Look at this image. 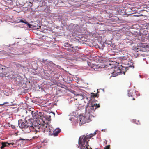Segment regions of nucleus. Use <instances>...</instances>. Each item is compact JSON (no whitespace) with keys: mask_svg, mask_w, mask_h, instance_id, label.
Here are the masks:
<instances>
[{"mask_svg":"<svg viewBox=\"0 0 149 149\" xmlns=\"http://www.w3.org/2000/svg\"><path fill=\"white\" fill-rule=\"evenodd\" d=\"M18 125L23 131L25 133H28L31 131L35 132L37 131L38 130L34 128L30 123H28L27 121L25 122H23L22 120H19L18 121Z\"/></svg>","mask_w":149,"mask_h":149,"instance_id":"nucleus-1","label":"nucleus"},{"mask_svg":"<svg viewBox=\"0 0 149 149\" xmlns=\"http://www.w3.org/2000/svg\"><path fill=\"white\" fill-rule=\"evenodd\" d=\"M49 127V125L47 124L40 125L38 128H37V129H36V130H38V131H35V132H48Z\"/></svg>","mask_w":149,"mask_h":149,"instance_id":"nucleus-2","label":"nucleus"},{"mask_svg":"<svg viewBox=\"0 0 149 149\" xmlns=\"http://www.w3.org/2000/svg\"><path fill=\"white\" fill-rule=\"evenodd\" d=\"M122 72L120 69L118 68H114L113 72H111V74L113 76H116L119 74L120 73H122Z\"/></svg>","mask_w":149,"mask_h":149,"instance_id":"nucleus-3","label":"nucleus"},{"mask_svg":"<svg viewBox=\"0 0 149 149\" xmlns=\"http://www.w3.org/2000/svg\"><path fill=\"white\" fill-rule=\"evenodd\" d=\"M8 71L7 68H0V74H2V76H6L7 75V72Z\"/></svg>","mask_w":149,"mask_h":149,"instance_id":"nucleus-4","label":"nucleus"},{"mask_svg":"<svg viewBox=\"0 0 149 149\" xmlns=\"http://www.w3.org/2000/svg\"><path fill=\"white\" fill-rule=\"evenodd\" d=\"M60 132L61 130L60 129H56L54 130L51 135H53L54 136H56L58 135Z\"/></svg>","mask_w":149,"mask_h":149,"instance_id":"nucleus-5","label":"nucleus"},{"mask_svg":"<svg viewBox=\"0 0 149 149\" xmlns=\"http://www.w3.org/2000/svg\"><path fill=\"white\" fill-rule=\"evenodd\" d=\"M100 106L99 104H96L95 105H92L91 106H88L87 107H86V108H88L92 109H96L97 108L100 107Z\"/></svg>","mask_w":149,"mask_h":149,"instance_id":"nucleus-6","label":"nucleus"},{"mask_svg":"<svg viewBox=\"0 0 149 149\" xmlns=\"http://www.w3.org/2000/svg\"><path fill=\"white\" fill-rule=\"evenodd\" d=\"M135 95V92L134 90H130L129 91L128 95L129 97H133Z\"/></svg>","mask_w":149,"mask_h":149,"instance_id":"nucleus-7","label":"nucleus"},{"mask_svg":"<svg viewBox=\"0 0 149 149\" xmlns=\"http://www.w3.org/2000/svg\"><path fill=\"white\" fill-rule=\"evenodd\" d=\"M98 96L96 94L94 93H91V95L90 97L91 100H92L94 98H95L96 97L97 98Z\"/></svg>","mask_w":149,"mask_h":149,"instance_id":"nucleus-8","label":"nucleus"},{"mask_svg":"<svg viewBox=\"0 0 149 149\" xmlns=\"http://www.w3.org/2000/svg\"><path fill=\"white\" fill-rule=\"evenodd\" d=\"M48 129V132H49V134L50 135H51L52 133L53 132L54 130V128H53L52 127L51 125H49V127Z\"/></svg>","mask_w":149,"mask_h":149,"instance_id":"nucleus-9","label":"nucleus"},{"mask_svg":"<svg viewBox=\"0 0 149 149\" xmlns=\"http://www.w3.org/2000/svg\"><path fill=\"white\" fill-rule=\"evenodd\" d=\"M79 120L80 122L83 123H84L85 122V118L82 116H80L79 117Z\"/></svg>","mask_w":149,"mask_h":149,"instance_id":"nucleus-10","label":"nucleus"},{"mask_svg":"<svg viewBox=\"0 0 149 149\" xmlns=\"http://www.w3.org/2000/svg\"><path fill=\"white\" fill-rule=\"evenodd\" d=\"M140 47L143 48H148L149 46L146 44L141 43L140 45Z\"/></svg>","mask_w":149,"mask_h":149,"instance_id":"nucleus-11","label":"nucleus"},{"mask_svg":"<svg viewBox=\"0 0 149 149\" xmlns=\"http://www.w3.org/2000/svg\"><path fill=\"white\" fill-rule=\"evenodd\" d=\"M100 66H99V65H97L94 64L93 69H94V70H97V69L100 68Z\"/></svg>","mask_w":149,"mask_h":149,"instance_id":"nucleus-12","label":"nucleus"},{"mask_svg":"<svg viewBox=\"0 0 149 149\" xmlns=\"http://www.w3.org/2000/svg\"><path fill=\"white\" fill-rule=\"evenodd\" d=\"M49 63L51 64H52L53 65H54L55 66H56L55 67L57 68L58 69H62L61 68V67L60 66L58 65H56L55 64H54L52 61H50V62H49Z\"/></svg>","mask_w":149,"mask_h":149,"instance_id":"nucleus-13","label":"nucleus"},{"mask_svg":"<svg viewBox=\"0 0 149 149\" xmlns=\"http://www.w3.org/2000/svg\"><path fill=\"white\" fill-rule=\"evenodd\" d=\"M88 65L89 66H90V67L92 68H93L94 65V64L92 63H90V62H89L88 63Z\"/></svg>","mask_w":149,"mask_h":149,"instance_id":"nucleus-14","label":"nucleus"},{"mask_svg":"<svg viewBox=\"0 0 149 149\" xmlns=\"http://www.w3.org/2000/svg\"><path fill=\"white\" fill-rule=\"evenodd\" d=\"M31 113L32 115V116L33 118H36V115L37 114L36 113H34L33 111H31Z\"/></svg>","mask_w":149,"mask_h":149,"instance_id":"nucleus-15","label":"nucleus"},{"mask_svg":"<svg viewBox=\"0 0 149 149\" xmlns=\"http://www.w3.org/2000/svg\"><path fill=\"white\" fill-rule=\"evenodd\" d=\"M71 92L72 93L74 94L76 96L77 95H80L78 94L75 91H74L73 90H72L71 91Z\"/></svg>","mask_w":149,"mask_h":149,"instance_id":"nucleus-16","label":"nucleus"},{"mask_svg":"<svg viewBox=\"0 0 149 149\" xmlns=\"http://www.w3.org/2000/svg\"><path fill=\"white\" fill-rule=\"evenodd\" d=\"M6 143H2V146H1V149H3V148H4L6 146Z\"/></svg>","mask_w":149,"mask_h":149,"instance_id":"nucleus-17","label":"nucleus"},{"mask_svg":"<svg viewBox=\"0 0 149 149\" xmlns=\"http://www.w3.org/2000/svg\"><path fill=\"white\" fill-rule=\"evenodd\" d=\"M20 22H22V23H25L26 24L27 23V22L26 21V20H23L22 19H21V20H20V21H19Z\"/></svg>","mask_w":149,"mask_h":149,"instance_id":"nucleus-18","label":"nucleus"},{"mask_svg":"<svg viewBox=\"0 0 149 149\" xmlns=\"http://www.w3.org/2000/svg\"><path fill=\"white\" fill-rule=\"evenodd\" d=\"M15 65L18 67H22V65H21L17 63H15Z\"/></svg>","mask_w":149,"mask_h":149,"instance_id":"nucleus-19","label":"nucleus"},{"mask_svg":"<svg viewBox=\"0 0 149 149\" xmlns=\"http://www.w3.org/2000/svg\"><path fill=\"white\" fill-rule=\"evenodd\" d=\"M27 24L28 27L29 28H31L32 26V25L29 24V23L27 22V23L26 24Z\"/></svg>","mask_w":149,"mask_h":149,"instance_id":"nucleus-20","label":"nucleus"},{"mask_svg":"<svg viewBox=\"0 0 149 149\" xmlns=\"http://www.w3.org/2000/svg\"><path fill=\"white\" fill-rule=\"evenodd\" d=\"M8 102H5L3 103V104H0V106L3 105H5V104H8Z\"/></svg>","mask_w":149,"mask_h":149,"instance_id":"nucleus-21","label":"nucleus"},{"mask_svg":"<svg viewBox=\"0 0 149 149\" xmlns=\"http://www.w3.org/2000/svg\"><path fill=\"white\" fill-rule=\"evenodd\" d=\"M38 135H36V136H34L33 138L34 139H35L38 138Z\"/></svg>","mask_w":149,"mask_h":149,"instance_id":"nucleus-22","label":"nucleus"},{"mask_svg":"<svg viewBox=\"0 0 149 149\" xmlns=\"http://www.w3.org/2000/svg\"><path fill=\"white\" fill-rule=\"evenodd\" d=\"M11 127L13 129H14L15 127V126L13 125H11Z\"/></svg>","mask_w":149,"mask_h":149,"instance_id":"nucleus-23","label":"nucleus"},{"mask_svg":"<svg viewBox=\"0 0 149 149\" xmlns=\"http://www.w3.org/2000/svg\"><path fill=\"white\" fill-rule=\"evenodd\" d=\"M8 144L9 145L11 144V145H14V143L12 142L11 143H8Z\"/></svg>","mask_w":149,"mask_h":149,"instance_id":"nucleus-24","label":"nucleus"},{"mask_svg":"<svg viewBox=\"0 0 149 149\" xmlns=\"http://www.w3.org/2000/svg\"><path fill=\"white\" fill-rule=\"evenodd\" d=\"M8 125H10V123H8Z\"/></svg>","mask_w":149,"mask_h":149,"instance_id":"nucleus-25","label":"nucleus"},{"mask_svg":"<svg viewBox=\"0 0 149 149\" xmlns=\"http://www.w3.org/2000/svg\"><path fill=\"white\" fill-rule=\"evenodd\" d=\"M20 139L21 140H25V139Z\"/></svg>","mask_w":149,"mask_h":149,"instance_id":"nucleus-26","label":"nucleus"},{"mask_svg":"<svg viewBox=\"0 0 149 149\" xmlns=\"http://www.w3.org/2000/svg\"><path fill=\"white\" fill-rule=\"evenodd\" d=\"M132 100H135V98H133L132 99Z\"/></svg>","mask_w":149,"mask_h":149,"instance_id":"nucleus-27","label":"nucleus"},{"mask_svg":"<svg viewBox=\"0 0 149 149\" xmlns=\"http://www.w3.org/2000/svg\"><path fill=\"white\" fill-rule=\"evenodd\" d=\"M123 73L124 74H125V72H123Z\"/></svg>","mask_w":149,"mask_h":149,"instance_id":"nucleus-28","label":"nucleus"},{"mask_svg":"<svg viewBox=\"0 0 149 149\" xmlns=\"http://www.w3.org/2000/svg\"><path fill=\"white\" fill-rule=\"evenodd\" d=\"M133 68H134V66H133Z\"/></svg>","mask_w":149,"mask_h":149,"instance_id":"nucleus-29","label":"nucleus"},{"mask_svg":"<svg viewBox=\"0 0 149 149\" xmlns=\"http://www.w3.org/2000/svg\"><path fill=\"white\" fill-rule=\"evenodd\" d=\"M129 67H131V66H129Z\"/></svg>","mask_w":149,"mask_h":149,"instance_id":"nucleus-30","label":"nucleus"}]
</instances>
